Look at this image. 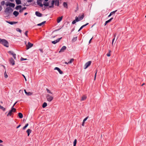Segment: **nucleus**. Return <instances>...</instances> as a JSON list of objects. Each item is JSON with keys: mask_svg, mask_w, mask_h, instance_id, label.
Masks as SVG:
<instances>
[{"mask_svg": "<svg viewBox=\"0 0 146 146\" xmlns=\"http://www.w3.org/2000/svg\"><path fill=\"white\" fill-rule=\"evenodd\" d=\"M0 146H4L3 145H2V144H0Z\"/></svg>", "mask_w": 146, "mask_h": 146, "instance_id": "774afa93", "label": "nucleus"}, {"mask_svg": "<svg viewBox=\"0 0 146 146\" xmlns=\"http://www.w3.org/2000/svg\"><path fill=\"white\" fill-rule=\"evenodd\" d=\"M76 38H77V37H76V38H74L73 39H72V40H76Z\"/></svg>", "mask_w": 146, "mask_h": 146, "instance_id": "5fc2aeb1", "label": "nucleus"}, {"mask_svg": "<svg viewBox=\"0 0 146 146\" xmlns=\"http://www.w3.org/2000/svg\"><path fill=\"white\" fill-rule=\"evenodd\" d=\"M27 13H25V14H24V15H27Z\"/></svg>", "mask_w": 146, "mask_h": 146, "instance_id": "338daca9", "label": "nucleus"}, {"mask_svg": "<svg viewBox=\"0 0 146 146\" xmlns=\"http://www.w3.org/2000/svg\"><path fill=\"white\" fill-rule=\"evenodd\" d=\"M88 24V23H87L86 24H85V25H83L82 26L80 29H79V30L78 31H80V30H81L83 27H84L87 25Z\"/></svg>", "mask_w": 146, "mask_h": 146, "instance_id": "bb28decb", "label": "nucleus"}, {"mask_svg": "<svg viewBox=\"0 0 146 146\" xmlns=\"http://www.w3.org/2000/svg\"><path fill=\"white\" fill-rule=\"evenodd\" d=\"M27 96H31L32 95V93L31 92H27V93L26 94Z\"/></svg>", "mask_w": 146, "mask_h": 146, "instance_id": "e433bc0d", "label": "nucleus"}, {"mask_svg": "<svg viewBox=\"0 0 146 146\" xmlns=\"http://www.w3.org/2000/svg\"><path fill=\"white\" fill-rule=\"evenodd\" d=\"M13 14L15 17H17L19 15V13L18 11H15L13 12Z\"/></svg>", "mask_w": 146, "mask_h": 146, "instance_id": "6ab92c4d", "label": "nucleus"}, {"mask_svg": "<svg viewBox=\"0 0 146 146\" xmlns=\"http://www.w3.org/2000/svg\"><path fill=\"white\" fill-rule=\"evenodd\" d=\"M26 9V8L25 7H23V8H22L20 10V11H19V12L20 13H22L23 12V11Z\"/></svg>", "mask_w": 146, "mask_h": 146, "instance_id": "c85d7f7f", "label": "nucleus"}, {"mask_svg": "<svg viewBox=\"0 0 146 146\" xmlns=\"http://www.w3.org/2000/svg\"><path fill=\"white\" fill-rule=\"evenodd\" d=\"M113 19V17L111 18H110L109 20H110V21L111 22V21Z\"/></svg>", "mask_w": 146, "mask_h": 146, "instance_id": "052dcab7", "label": "nucleus"}, {"mask_svg": "<svg viewBox=\"0 0 146 146\" xmlns=\"http://www.w3.org/2000/svg\"><path fill=\"white\" fill-rule=\"evenodd\" d=\"M46 91L48 93H50L51 94H52V93L51 92H50V91L48 89H46Z\"/></svg>", "mask_w": 146, "mask_h": 146, "instance_id": "c03bdc74", "label": "nucleus"}, {"mask_svg": "<svg viewBox=\"0 0 146 146\" xmlns=\"http://www.w3.org/2000/svg\"><path fill=\"white\" fill-rule=\"evenodd\" d=\"M57 0L56 1H55V5H56V4H57V6H59V0Z\"/></svg>", "mask_w": 146, "mask_h": 146, "instance_id": "2f4dec72", "label": "nucleus"}, {"mask_svg": "<svg viewBox=\"0 0 146 146\" xmlns=\"http://www.w3.org/2000/svg\"><path fill=\"white\" fill-rule=\"evenodd\" d=\"M63 5L64 7L68 8V5L66 3L64 2L63 3Z\"/></svg>", "mask_w": 146, "mask_h": 146, "instance_id": "393cba45", "label": "nucleus"}, {"mask_svg": "<svg viewBox=\"0 0 146 146\" xmlns=\"http://www.w3.org/2000/svg\"><path fill=\"white\" fill-rule=\"evenodd\" d=\"M49 2H50V1H49L48 2H44V3L43 5H44V6H46V7L48 6L49 5Z\"/></svg>", "mask_w": 146, "mask_h": 146, "instance_id": "b1692460", "label": "nucleus"}, {"mask_svg": "<svg viewBox=\"0 0 146 146\" xmlns=\"http://www.w3.org/2000/svg\"><path fill=\"white\" fill-rule=\"evenodd\" d=\"M86 98H87L86 96H84L82 97L81 100V101H84V100H86Z\"/></svg>", "mask_w": 146, "mask_h": 146, "instance_id": "7c9ffc66", "label": "nucleus"}, {"mask_svg": "<svg viewBox=\"0 0 146 146\" xmlns=\"http://www.w3.org/2000/svg\"><path fill=\"white\" fill-rule=\"evenodd\" d=\"M9 62L10 64H11L12 65H14L15 63V61L12 58H11L9 60Z\"/></svg>", "mask_w": 146, "mask_h": 146, "instance_id": "6e6552de", "label": "nucleus"}, {"mask_svg": "<svg viewBox=\"0 0 146 146\" xmlns=\"http://www.w3.org/2000/svg\"><path fill=\"white\" fill-rule=\"evenodd\" d=\"M3 142V141L2 140L0 139V143H2Z\"/></svg>", "mask_w": 146, "mask_h": 146, "instance_id": "e2e57ef3", "label": "nucleus"}, {"mask_svg": "<svg viewBox=\"0 0 146 146\" xmlns=\"http://www.w3.org/2000/svg\"><path fill=\"white\" fill-rule=\"evenodd\" d=\"M5 5L7 7L9 6L10 7H14L15 6L14 3L9 2L6 3Z\"/></svg>", "mask_w": 146, "mask_h": 146, "instance_id": "39448f33", "label": "nucleus"}, {"mask_svg": "<svg viewBox=\"0 0 146 146\" xmlns=\"http://www.w3.org/2000/svg\"><path fill=\"white\" fill-rule=\"evenodd\" d=\"M26 132L28 133V136H29L30 135V134L31 132V130L30 129H28L27 130Z\"/></svg>", "mask_w": 146, "mask_h": 146, "instance_id": "412c9836", "label": "nucleus"}, {"mask_svg": "<svg viewBox=\"0 0 146 146\" xmlns=\"http://www.w3.org/2000/svg\"><path fill=\"white\" fill-rule=\"evenodd\" d=\"M35 15L38 17H41L42 15L41 13H40L38 11H36L35 12Z\"/></svg>", "mask_w": 146, "mask_h": 146, "instance_id": "2eb2a0df", "label": "nucleus"}, {"mask_svg": "<svg viewBox=\"0 0 146 146\" xmlns=\"http://www.w3.org/2000/svg\"><path fill=\"white\" fill-rule=\"evenodd\" d=\"M33 44L29 42L27 44H26V49L28 50L33 46Z\"/></svg>", "mask_w": 146, "mask_h": 146, "instance_id": "423d86ee", "label": "nucleus"}, {"mask_svg": "<svg viewBox=\"0 0 146 146\" xmlns=\"http://www.w3.org/2000/svg\"><path fill=\"white\" fill-rule=\"evenodd\" d=\"M111 51L110 50H109V52L106 55L107 56H108V57H109L110 56V52H111Z\"/></svg>", "mask_w": 146, "mask_h": 146, "instance_id": "ea45409f", "label": "nucleus"}, {"mask_svg": "<svg viewBox=\"0 0 146 146\" xmlns=\"http://www.w3.org/2000/svg\"><path fill=\"white\" fill-rule=\"evenodd\" d=\"M41 1L38 0L37 1V3L38 5L40 6L41 7H42L43 6V5L42 4Z\"/></svg>", "mask_w": 146, "mask_h": 146, "instance_id": "dca6fc26", "label": "nucleus"}, {"mask_svg": "<svg viewBox=\"0 0 146 146\" xmlns=\"http://www.w3.org/2000/svg\"><path fill=\"white\" fill-rule=\"evenodd\" d=\"M16 110L15 108H14L13 107H12L11 108V110H10L7 115V116L9 117V116H11L13 114V113L15 112L16 111Z\"/></svg>", "mask_w": 146, "mask_h": 146, "instance_id": "7ed1b4c3", "label": "nucleus"}, {"mask_svg": "<svg viewBox=\"0 0 146 146\" xmlns=\"http://www.w3.org/2000/svg\"><path fill=\"white\" fill-rule=\"evenodd\" d=\"M84 17V14H83L81 16H79L78 17V18L79 21L82 20L83 19Z\"/></svg>", "mask_w": 146, "mask_h": 146, "instance_id": "aec40b11", "label": "nucleus"}, {"mask_svg": "<svg viewBox=\"0 0 146 146\" xmlns=\"http://www.w3.org/2000/svg\"><path fill=\"white\" fill-rule=\"evenodd\" d=\"M110 22V20H109V19L106 21L105 22V23L104 24V26H106V25L108 23H109Z\"/></svg>", "mask_w": 146, "mask_h": 146, "instance_id": "a19ab883", "label": "nucleus"}, {"mask_svg": "<svg viewBox=\"0 0 146 146\" xmlns=\"http://www.w3.org/2000/svg\"><path fill=\"white\" fill-rule=\"evenodd\" d=\"M54 70H57L58 72H59V73L60 74H62L63 73V72L62 71H61L60 69L58 68V67H55L54 68Z\"/></svg>", "mask_w": 146, "mask_h": 146, "instance_id": "f8f14e48", "label": "nucleus"}, {"mask_svg": "<svg viewBox=\"0 0 146 146\" xmlns=\"http://www.w3.org/2000/svg\"><path fill=\"white\" fill-rule=\"evenodd\" d=\"M117 11V10H116L115 11H114L111 12L110 13L112 15L114 14Z\"/></svg>", "mask_w": 146, "mask_h": 146, "instance_id": "37998d69", "label": "nucleus"}, {"mask_svg": "<svg viewBox=\"0 0 146 146\" xmlns=\"http://www.w3.org/2000/svg\"><path fill=\"white\" fill-rule=\"evenodd\" d=\"M5 4V2L4 1H2L1 3V5H4Z\"/></svg>", "mask_w": 146, "mask_h": 146, "instance_id": "79ce46f5", "label": "nucleus"}, {"mask_svg": "<svg viewBox=\"0 0 146 146\" xmlns=\"http://www.w3.org/2000/svg\"><path fill=\"white\" fill-rule=\"evenodd\" d=\"M22 7V6L21 5H18V6H16V7H15V9L17 10H19V9H21Z\"/></svg>", "mask_w": 146, "mask_h": 146, "instance_id": "5701e85b", "label": "nucleus"}, {"mask_svg": "<svg viewBox=\"0 0 146 146\" xmlns=\"http://www.w3.org/2000/svg\"><path fill=\"white\" fill-rule=\"evenodd\" d=\"M39 50L42 53H43V51L42 49H40Z\"/></svg>", "mask_w": 146, "mask_h": 146, "instance_id": "13d9d810", "label": "nucleus"}, {"mask_svg": "<svg viewBox=\"0 0 146 146\" xmlns=\"http://www.w3.org/2000/svg\"><path fill=\"white\" fill-rule=\"evenodd\" d=\"M22 76H23V77L24 78L25 81H27V79H26V77L23 74H22Z\"/></svg>", "mask_w": 146, "mask_h": 146, "instance_id": "09e8293b", "label": "nucleus"}, {"mask_svg": "<svg viewBox=\"0 0 146 146\" xmlns=\"http://www.w3.org/2000/svg\"><path fill=\"white\" fill-rule=\"evenodd\" d=\"M74 58H71L70 60L68 62V63L71 64L74 61Z\"/></svg>", "mask_w": 146, "mask_h": 146, "instance_id": "72a5a7b5", "label": "nucleus"}, {"mask_svg": "<svg viewBox=\"0 0 146 146\" xmlns=\"http://www.w3.org/2000/svg\"><path fill=\"white\" fill-rule=\"evenodd\" d=\"M84 123H85V122H84L83 121V122H82V126H84Z\"/></svg>", "mask_w": 146, "mask_h": 146, "instance_id": "864d4df0", "label": "nucleus"}, {"mask_svg": "<svg viewBox=\"0 0 146 146\" xmlns=\"http://www.w3.org/2000/svg\"><path fill=\"white\" fill-rule=\"evenodd\" d=\"M16 30L18 32H19L21 33L22 31L19 28H17L16 29Z\"/></svg>", "mask_w": 146, "mask_h": 146, "instance_id": "58836bf2", "label": "nucleus"}, {"mask_svg": "<svg viewBox=\"0 0 146 146\" xmlns=\"http://www.w3.org/2000/svg\"><path fill=\"white\" fill-rule=\"evenodd\" d=\"M6 22L11 25H13L16 24L18 22H15V21H6Z\"/></svg>", "mask_w": 146, "mask_h": 146, "instance_id": "ddd939ff", "label": "nucleus"}, {"mask_svg": "<svg viewBox=\"0 0 146 146\" xmlns=\"http://www.w3.org/2000/svg\"><path fill=\"white\" fill-rule=\"evenodd\" d=\"M4 77L5 78H7L8 77V76L6 73V71H5L4 73Z\"/></svg>", "mask_w": 146, "mask_h": 146, "instance_id": "f704fd0d", "label": "nucleus"}, {"mask_svg": "<svg viewBox=\"0 0 146 146\" xmlns=\"http://www.w3.org/2000/svg\"><path fill=\"white\" fill-rule=\"evenodd\" d=\"M62 38V37H61L60 38H58L56 40L52 41V43L54 44H56L58 42L60 41V39Z\"/></svg>", "mask_w": 146, "mask_h": 146, "instance_id": "1a4fd4ad", "label": "nucleus"}, {"mask_svg": "<svg viewBox=\"0 0 146 146\" xmlns=\"http://www.w3.org/2000/svg\"><path fill=\"white\" fill-rule=\"evenodd\" d=\"M21 60H27V59L26 58H21Z\"/></svg>", "mask_w": 146, "mask_h": 146, "instance_id": "de8ad7c7", "label": "nucleus"}, {"mask_svg": "<svg viewBox=\"0 0 146 146\" xmlns=\"http://www.w3.org/2000/svg\"><path fill=\"white\" fill-rule=\"evenodd\" d=\"M28 32V31H26L25 32V35H26V36H27V33Z\"/></svg>", "mask_w": 146, "mask_h": 146, "instance_id": "49530a36", "label": "nucleus"}, {"mask_svg": "<svg viewBox=\"0 0 146 146\" xmlns=\"http://www.w3.org/2000/svg\"><path fill=\"white\" fill-rule=\"evenodd\" d=\"M79 21L78 20V17H76L75 18V19L74 20L72 23V24H75L76 22H78Z\"/></svg>", "mask_w": 146, "mask_h": 146, "instance_id": "f3484780", "label": "nucleus"}, {"mask_svg": "<svg viewBox=\"0 0 146 146\" xmlns=\"http://www.w3.org/2000/svg\"><path fill=\"white\" fill-rule=\"evenodd\" d=\"M91 63V61H89L86 62L84 66V68L86 69L90 65Z\"/></svg>", "mask_w": 146, "mask_h": 146, "instance_id": "0eeeda50", "label": "nucleus"}, {"mask_svg": "<svg viewBox=\"0 0 146 146\" xmlns=\"http://www.w3.org/2000/svg\"><path fill=\"white\" fill-rule=\"evenodd\" d=\"M18 116L20 118H22L23 117V114L21 113H18Z\"/></svg>", "mask_w": 146, "mask_h": 146, "instance_id": "a878e982", "label": "nucleus"}, {"mask_svg": "<svg viewBox=\"0 0 146 146\" xmlns=\"http://www.w3.org/2000/svg\"><path fill=\"white\" fill-rule=\"evenodd\" d=\"M46 98L47 100L49 102H51L53 99V97L52 96H50L48 94L46 96Z\"/></svg>", "mask_w": 146, "mask_h": 146, "instance_id": "20e7f679", "label": "nucleus"}, {"mask_svg": "<svg viewBox=\"0 0 146 146\" xmlns=\"http://www.w3.org/2000/svg\"><path fill=\"white\" fill-rule=\"evenodd\" d=\"M92 38L90 39V41H89V44H90V43H91V40L92 39Z\"/></svg>", "mask_w": 146, "mask_h": 146, "instance_id": "680f3d73", "label": "nucleus"}, {"mask_svg": "<svg viewBox=\"0 0 146 146\" xmlns=\"http://www.w3.org/2000/svg\"><path fill=\"white\" fill-rule=\"evenodd\" d=\"M28 125H29V124L28 123L26 124V125H25V126L23 127V130L25 129L27 127V126H28Z\"/></svg>", "mask_w": 146, "mask_h": 146, "instance_id": "c9c22d12", "label": "nucleus"}, {"mask_svg": "<svg viewBox=\"0 0 146 146\" xmlns=\"http://www.w3.org/2000/svg\"><path fill=\"white\" fill-rule=\"evenodd\" d=\"M27 1L28 2H31L32 1V0H27Z\"/></svg>", "mask_w": 146, "mask_h": 146, "instance_id": "6e6d98bb", "label": "nucleus"}, {"mask_svg": "<svg viewBox=\"0 0 146 146\" xmlns=\"http://www.w3.org/2000/svg\"><path fill=\"white\" fill-rule=\"evenodd\" d=\"M63 18L62 16L58 17L57 19V22L58 23H59L62 20Z\"/></svg>", "mask_w": 146, "mask_h": 146, "instance_id": "4468645a", "label": "nucleus"}, {"mask_svg": "<svg viewBox=\"0 0 146 146\" xmlns=\"http://www.w3.org/2000/svg\"><path fill=\"white\" fill-rule=\"evenodd\" d=\"M21 126V125H19L17 127V129H18V128L19 127Z\"/></svg>", "mask_w": 146, "mask_h": 146, "instance_id": "bf43d9fd", "label": "nucleus"}, {"mask_svg": "<svg viewBox=\"0 0 146 146\" xmlns=\"http://www.w3.org/2000/svg\"><path fill=\"white\" fill-rule=\"evenodd\" d=\"M47 106V104L46 102H44L43 104L42 107L43 108H44Z\"/></svg>", "mask_w": 146, "mask_h": 146, "instance_id": "473e14b6", "label": "nucleus"}, {"mask_svg": "<svg viewBox=\"0 0 146 146\" xmlns=\"http://www.w3.org/2000/svg\"><path fill=\"white\" fill-rule=\"evenodd\" d=\"M45 23H46V21H44L40 23L37 24V25L39 26H41L42 25L44 24Z\"/></svg>", "mask_w": 146, "mask_h": 146, "instance_id": "c756f323", "label": "nucleus"}, {"mask_svg": "<svg viewBox=\"0 0 146 146\" xmlns=\"http://www.w3.org/2000/svg\"><path fill=\"white\" fill-rule=\"evenodd\" d=\"M55 1L54 0H53L51 1V5L49 6V7L50 8H53L54 7V4Z\"/></svg>", "mask_w": 146, "mask_h": 146, "instance_id": "a211bd4d", "label": "nucleus"}, {"mask_svg": "<svg viewBox=\"0 0 146 146\" xmlns=\"http://www.w3.org/2000/svg\"><path fill=\"white\" fill-rule=\"evenodd\" d=\"M77 142V140L76 139H75L74 140V142H73V144H74V146H76V144Z\"/></svg>", "mask_w": 146, "mask_h": 146, "instance_id": "4c0bfd02", "label": "nucleus"}, {"mask_svg": "<svg viewBox=\"0 0 146 146\" xmlns=\"http://www.w3.org/2000/svg\"><path fill=\"white\" fill-rule=\"evenodd\" d=\"M0 43L3 44L4 46L8 47H9V43L5 39H1Z\"/></svg>", "mask_w": 146, "mask_h": 146, "instance_id": "f03ea898", "label": "nucleus"}, {"mask_svg": "<svg viewBox=\"0 0 146 146\" xmlns=\"http://www.w3.org/2000/svg\"><path fill=\"white\" fill-rule=\"evenodd\" d=\"M9 53L11 54L13 56L14 59H15L16 58V54L14 53L12 51H9Z\"/></svg>", "mask_w": 146, "mask_h": 146, "instance_id": "9d476101", "label": "nucleus"}, {"mask_svg": "<svg viewBox=\"0 0 146 146\" xmlns=\"http://www.w3.org/2000/svg\"><path fill=\"white\" fill-rule=\"evenodd\" d=\"M88 117H86L84 120H83V121H84V122H85L86 120L87 119H88Z\"/></svg>", "mask_w": 146, "mask_h": 146, "instance_id": "a18cd8bd", "label": "nucleus"}, {"mask_svg": "<svg viewBox=\"0 0 146 146\" xmlns=\"http://www.w3.org/2000/svg\"><path fill=\"white\" fill-rule=\"evenodd\" d=\"M2 7L1 6H0V11L2 10Z\"/></svg>", "mask_w": 146, "mask_h": 146, "instance_id": "4d7b16f0", "label": "nucleus"}, {"mask_svg": "<svg viewBox=\"0 0 146 146\" xmlns=\"http://www.w3.org/2000/svg\"><path fill=\"white\" fill-rule=\"evenodd\" d=\"M17 102H15L12 107H13V108H14V107L15 105L16 104V103H17Z\"/></svg>", "mask_w": 146, "mask_h": 146, "instance_id": "603ef678", "label": "nucleus"}, {"mask_svg": "<svg viewBox=\"0 0 146 146\" xmlns=\"http://www.w3.org/2000/svg\"><path fill=\"white\" fill-rule=\"evenodd\" d=\"M97 72H96L95 74V76H94V80H95V79H96V75Z\"/></svg>", "mask_w": 146, "mask_h": 146, "instance_id": "3c124183", "label": "nucleus"}, {"mask_svg": "<svg viewBox=\"0 0 146 146\" xmlns=\"http://www.w3.org/2000/svg\"><path fill=\"white\" fill-rule=\"evenodd\" d=\"M13 11V10L10 7H7L6 8L4 12L7 15H9Z\"/></svg>", "mask_w": 146, "mask_h": 146, "instance_id": "f257e3e1", "label": "nucleus"}, {"mask_svg": "<svg viewBox=\"0 0 146 146\" xmlns=\"http://www.w3.org/2000/svg\"><path fill=\"white\" fill-rule=\"evenodd\" d=\"M66 48V47L65 46H63L60 49V50L59 52H64Z\"/></svg>", "mask_w": 146, "mask_h": 146, "instance_id": "9b49d317", "label": "nucleus"}, {"mask_svg": "<svg viewBox=\"0 0 146 146\" xmlns=\"http://www.w3.org/2000/svg\"><path fill=\"white\" fill-rule=\"evenodd\" d=\"M24 92H25V94H26V93H27V92H26V90H24Z\"/></svg>", "mask_w": 146, "mask_h": 146, "instance_id": "69168bd1", "label": "nucleus"}, {"mask_svg": "<svg viewBox=\"0 0 146 146\" xmlns=\"http://www.w3.org/2000/svg\"><path fill=\"white\" fill-rule=\"evenodd\" d=\"M115 39V38H114L113 39V40H112V45H113V42H114V40Z\"/></svg>", "mask_w": 146, "mask_h": 146, "instance_id": "8fccbe9b", "label": "nucleus"}, {"mask_svg": "<svg viewBox=\"0 0 146 146\" xmlns=\"http://www.w3.org/2000/svg\"><path fill=\"white\" fill-rule=\"evenodd\" d=\"M16 4L17 5H19L21 4V1L20 0H15Z\"/></svg>", "mask_w": 146, "mask_h": 146, "instance_id": "4be33fe9", "label": "nucleus"}, {"mask_svg": "<svg viewBox=\"0 0 146 146\" xmlns=\"http://www.w3.org/2000/svg\"><path fill=\"white\" fill-rule=\"evenodd\" d=\"M112 15L111 14V13H110V14L108 15V17H110L111 15Z\"/></svg>", "mask_w": 146, "mask_h": 146, "instance_id": "0e129e2a", "label": "nucleus"}, {"mask_svg": "<svg viewBox=\"0 0 146 146\" xmlns=\"http://www.w3.org/2000/svg\"><path fill=\"white\" fill-rule=\"evenodd\" d=\"M0 109L2 110L3 111H5L6 110V108L1 105H0Z\"/></svg>", "mask_w": 146, "mask_h": 146, "instance_id": "cd10ccee", "label": "nucleus"}]
</instances>
